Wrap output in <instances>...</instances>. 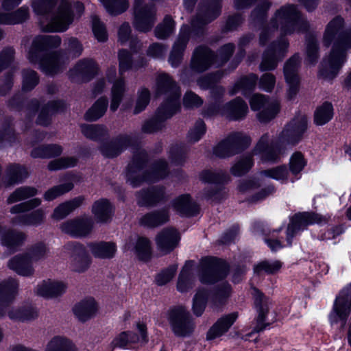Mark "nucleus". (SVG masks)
<instances>
[{"instance_id": "1", "label": "nucleus", "mask_w": 351, "mask_h": 351, "mask_svg": "<svg viewBox=\"0 0 351 351\" xmlns=\"http://www.w3.org/2000/svg\"><path fill=\"white\" fill-rule=\"evenodd\" d=\"M344 21L340 16L333 19L326 26L324 34L325 45L332 44L329 55L321 64L320 75L326 79L336 76L346 60V51L351 49V32L343 29Z\"/></svg>"}, {"instance_id": "2", "label": "nucleus", "mask_w": 351, "mask_h": 351, "mask_svg": "<svg viewBox=\"0 0 351 351\" xmlns=\"http://www.w3.org/2000/svg\"><path fill=\"white\" fill-rule=\"evenodd\" d=\"M40 27L47 32H64L84 10L82 1H34Z\"/></svg>"}, {"instance_id": "3", "label": "nucleus", "mask_w": 351, "mask_h": 351, "mask_svg": "<svg viewBox=\"0 0 351 351\" xmlns=\"http://www.w3.org/2000/svg\"><path fill=\"white\" fill-rule=\"evenodd\" d=\"M307 119L302 116L289 123L275 139L269 134L263 135L254 149V154L258 155L263 162H276L283 154L287 145H295L302 138L307 130Z\"/></svg>"}, {"instance_id": "4", "label": "nucleus", "mask_w": 351, "mask_h": 351, "mask_svg": "<svg viewBox=\"0 0 351 351\" xmlns=\"http://www.w3.org/2000/svg\"><path fill=\"white\" fill-rule=\"evenodd\" d=\"M156 94H164L166 100L158 108L156 118L147 121L143 126V130L152 133L160 130L162 122L172 117L180 108V90L177 84L167 74L158 76L156 84Z\"/></svg>"}, {"instance_id": "5", "label": "nucleus", "mask_w": 351, "mask_h": 351, "mask_svg": "<svg viewBox=\"0 0 351 351\" xmlns=\"http://www.w3.org/2000/svg\"><path fill=\"white\" fill-rule=\"evenodd\" d=\"M61 43L57 35L38 36L33 40L27 58L33 64H38L46 74L52 75L60 71L67 63V58L62 53H53L43 57L45 50L58 47Z\"/></svg>"}, {"instance_id": "6", "label": "nucleus", "mask_w": 351, "mask_h": 351, "mask_svg": "<svg viewBox=\"0 0 351 351\" xmlns=\"http://www.w3.org/2000/svg\"><path fill=\"white\" fill-rule=\"evenodd\" d=\"M66 247L72 252L73 269L78 272L85 271L90 265L91 258L88 251L98 258H111L117 251L112 242L89 243L87 248L79 243H68Z\"/></svg>"}, {"instance_id": "7", "label": "nucleus", "mask_w": 351, "mask_h": 351, "mask_svg": "<svg viewBox=\"0 0 351 351\" xmlns=\"http://www.w3.org/2000/svg\"><path fill=\"white\" fill-rule=\"evenodd\" d=\"M272 25L280 29L281 33L284 34L301 32L308 27L307 21L293 5H288L279 10L272 20Z\"/></svg>"}, {"instance_id": "8", "label": "nucleus", "mask_w": 351, "mask_h": 351, "mask_svg": "<svg viewBox=\"0 0 351 351\" xmlns=\"http://www.w3.org/2000/svg\"><path fill=\"white\" fill-rule=\"evenodd\" d=\"M167 164L164 160H159L150 169L146 175L139 178L138 177L144 172L142 169L141 162H138L136 158H134L132 163L130 164L127 171V182L133 187H136L143 182H155L167 175Z\"/></svg>"}, {"instance_id": "9", "label": "nucleus", "mask_w": 351, "mask_h": 351, "mask_svg": "<svg viewBox=\"0 0 351 351\" xmlns=\"http://www.w3.org/2000/svg\"><path fill=\"white\" fill-rule=\"evenodd\" d=\"M230 292V286L227 283L223 284L221 287L219 288L216 292L212 295H210L205 289H198L193 298L192 306L193 313L196 316H201L204 311L208 298H210L213 306H217L229 297Z\"/></svg>"}, {"instance_id": "10", "label": "nucleus", "mask_w": 351, "mask_h": 351, "mask_svg": "<svg viewBox=\"0 0 351 351\" xmlns=\"http://www.w3.org/2000/svg\"><path fill=\"white\" fill-rule=\"evenodd\" d=\"M40 203L41 200L40 199L34 198L28 202L14 206L11 208L10 212L12 214H19V215L13 219V223L20 226L40 225L45 218V213L43 210L38 209L30 215H21V213L38 206Z\"/></svg>"}, {"instance_id": "11", "label": "nucleus", "mask_w": 351, "mask_h": 351, "mask_svg": "<svg viewBox=\"0 0 351 351\" xmlns=\"http://www.w3.org/2000/svg\"><path fill=\"white\" fill-rule=\"evenodd\" d=\"M226 263L215 257H204L199 265V280L204 284H213L228 273Z\"/></svg>"}, {"instance_id": "12", "label": "nucleus", "mask_w": 351, "mask_h": 351, "mask_svg": "<svg viewBox=\"0 0 351 351\" xmlns=\"http://www.w3.org/2000/svg\"><path fill=\"white\" fill-rule=\"evenodd\" d=\"M328 221V218L313 213H300L295 214L291 219L287 230V245H291L292 239L300 230L307 226L315 223L323 224Z\"/></svg>"}, {"instance_id": "13", "label": "nucleus", "mask_w": 351, "mask_h": 351, "mask_svg": "<svg viewBox=\"0 0 351 351\" xmlns=\"http://www.w3.org/2000/svg\"><path fill=\"white\" fill-rule=\"evenodd\" d=\"M251 109L258 111V119L267 123L273 119L280 111V104L276 100H269L265 95L254 94L250 99Z\"/></svg>"}, {"instance_id": "14", "label": "nucleus", "mask_w": 351, "mask_h": 351, "mask_svg": "<svg viewBox=\"0 0 351 351\" xmlns=\"http://www.w3.org/2000/svg\"><path fill=\"white\" fill-rule=\"evenodd\" d=\"M351 311V283L343 288L337 297L329 319L331 324L341 323L345 326L347 317Z\"/></svg>"}, {"instance_id": "15", "label": "nucleus", "mask_w": 351, "mask_h": 351, "mask_svg": "<svg viewBox=\"0 0 351 351\" xmlns=\"http://www.w3.org/2000/svg\"><path fill=\"white\" fill-rule=\"evenodd\" d=\"M168 319L173 332L177 336L189 335L194 329L193 319L184 307L179 306L171 310Z\"/></svg>"}, {"instance_id": "16", "label": "nucleus", "mask_w": 351, "mask_h": 351, "mask_svg": "<svg viewBox=\"0 0 351 351\" xmlns=\"http://www.w3.org/2000/svg\"><path fill=\"white\" fill-rule=\"evenodd\" d=\"M135 331L122 332L112 341L113 348H126L132 343L147 341V326L143 320L136 322Z\"/></svg>"}, {"instance_id": "17", "label": "nucleus", "mask_w": 351, "mask_h": 351, "mask_svg": "<svg viewBox=\"0 0 351 351\" xmlns=\"http://www.w3.org/2000/svg\"><path fill=\"white\" fill-rule=\"evenodd\" d=\"M250 143V138L242 133L236 132L230 134L226 139L219 143L213 150L218 157H228L236 154L242 147Z\"/></svg>"}, {"instance_id": "18", "label": "nucleus", "mask_w": 351, "mask_h": 351, "mask_svg": "<svg viewBox=\"0 0 351 351\" xmlns=\"http://www.w3.org/2000/svg\"><path fill=\"white\" fill-rule=\"evenodd\" d=\"M144 1H135L134 5V25L140 32H147L153 27L156 19V10Z\"/></svg>"}, {"instance_id": "19", "label": "nucleus", "mask_w": 351, "mask_h": 351, "mask_svg": "<svg viewBox=\"0 0 351 351\" xmlns=\"http://www.w3.org/2000/svg\"><path fill=\"white\" fill-rule=\"evenodd\" d=\"M287 41L283 38L278 43H273L264 53L261 64L262 71L274 69L277 63L285 56L288 48Z\"/></svg>"}, {"instance_id": "20", "label": "nucleus", "mask_w": 351, "mask_h": 351, "mask_svg": "<svg viewBox=\"0 0 351 351\" xmlns=\"http://www.w3.org/2000/svg\"><path fill=\"white\" fill-rule=\"evenodd\" d=\"M14 1H3L0 10V23L14 25L25 21L28 17V10L22 7L14 10Z\"/></svg>"}, {"instance_id": "21", "label": "nucleus", "mask_w": 351, "mask_h": 351, "mask_svg": "<svg viewBox=\"0 0 351 351\" xmlns=\"http://www.w3.org/2000/svg\"><path fill=\"white\" fill-rule=\"evenodd\" d=\"M300 63L299 56L294 55L285 64L284 67V75L288 84V97L292 99L298 93L300 79L298 75V70Z\"/></svg>"}, {"instance_id": "22", "label": "nucleus", "mask_w": 351, "mask_h": 351, "mask_svg": "<svg viewBox=\"0 0 351 351\" xmlns=\"http://www.w3.org/2000/svg\"><path fill=\"white\" fill-rule=\"evenodd\" d=\"M258 178H252L242 181L239 186V191L242 193H246L249 195L250 201L256 202L263 199L265 197L271 193L273 191V188H269L268 189L258 190L260 186Z\"/></svg>"}, {"instance_id": "23", "label": "nucleus", "mask_w": 351, "mask_h": 351, "mask_svg": "<svg viewBox=\"0 0 351 351\" xmlns=\"http://www.w3.org/2000/svg\"><path fill=\"white\" fill-rule=\"evenodd\" d=\"M179 241V233L173 228L162 230L156 238L158 249L162 254H167L175 249L178 246Z\"/></svg>"}, {"instance_id": "24", "label": "nucleus", "mask_w": 351, "mask_h": 351, "mask_svg": "<svg viewBox=\"0 0 351 351\" xmlns=\"http://www.w3.org/2000/svg\"><path fill=\"white\" fill-rule=\"evenodd\" d=\"M97 70L98 67L93 60H80L70 70L69 77L72 80H89L97 72Z\"/></svg>"}, {"instance_id": "25", "label": "nucleus", "mask_w": 351, "mask_h": 351, "mask_svg": "<svg viewBox=\"0 0 351 351\" xmlns=\"http://www.w3.org/2000/svg\"><path fill=\"white\" fill-rule=\"evenodd\" d=\"M66 289V286L63 282L48 279L37 285L35 293L45 298H53L62 295Z\"/></svg>"}, {"instance_id": "26", "label": "nucleus", "mask_w": 351, "mask_h": 351, "mask_svg": "<svg viewBox=\"0 0 351 351\" xmlns=\"http://www.w3.org/2000/svg\"><path fill=\"white\" fill-rule=\"evenodd\" d=\"M248 112L246 103L241 98H236L226 104L217 112L230 120H239L244 118Z\"/></svg>"}, {"instance_id": "27", "label": "nucleus", "mask_w": 351, "mask_h": 351, "mask_svg": "<svg viewBox=\"0 0 351 351\" xmlns=\"http://www.w3.org/2000/svg\"><path fill=\"white\" fill-rule=\"evenodd\" d=\"M238 318V313L232 312L220 317L209 329L206 335L208 340L220 337L228 331Z\"/></svg>"}, {"instance_id": "28", "label": "nucleus", "mask_w": 351, "mask_h": 351, "mask_svg": "<svg viewBox=\"0 0 351 351\" xmlns=\"http://www.w3.org/2000/svg\"><path fill=\"white\" fill-rule=\"evenodd\" d=\"M190 32V27L188 25L182 26L180 29L179 36L173 47L169 60L173 67H176L181 60L182 53L189 38Z\"/></svg>"}, {"instance_id": "29", "label": "nucleus", "mask_w": 351, "mask_h": 351, "mask_svg": "<svg viewBox=\"0 0 351 351\" xmlns=\"http://www.w3.org/2000/svg\"><path fill=\"white\" fill-rule=\"evenodd\" d=\"M213 60V56L207 47H197L191 60V68L197 72L204 71L212 64Z\"/></svg>"}, {"instance_id": "30", "label": "nucleus", "mask_w": 351, "mask_h": 351, "mask_svg": "<svg viewBox=\"0 0 351 351\" xmlns=\"http://www.w3.org/2000/svg\"><path fill=\"white\" fill-rule=\"evenodd\" d=\"M18 287V283L13 279L0 283V317L5 315V308L14 298Z\"/></svg>"}, {"instance_id": "31", "label": "nucleus", "mask_w": 351, "mask_h": 351, "mask_svg": "<svg viewBox=\"0 0 351 351\" xmlns=\"http://www.w3.org/2000/svg\"><path fill=\"white\" fill-rule=\"evenodd\" d=\"M123 250L133 252L138 258L145 261L151 254L149 241L145 238L130 239L123 246Z\"/></svg>"}, {"instance_id": "32", "label": "nucleus", "mask_w": 351, "mask_h": 351, "mask_svg": "<svg viewBox=\"0 0 351 351\" xmlns=\"http://www.w3.org/2000/svg\"><path fill=\"white\" fill-rule=\"evenodd\" d=\"M32 262L27 255H19L13 257L8 263V267L20 276H29L33 274L34 269Z\"/></svg>"}, {"instance_id": "33", "label": "nucleus", "mask_w": 351, "mask_h": 351, "mask_svg": "<svg viewBox=\"0 0 351 351\" xmlns=\"http://www.w3.org/2000/svg\"><path fill=\"white\" fill-rule=\"evenodd\" d=\"M97 311V305L91 297L86 298L79 302L73 307V313L81 321H86L95 314Z\"/></svg>"}, {"instance_id": "34", "label": "nucleus", "mask_w": 351, "mask_h": 351, "mask_svg": "<svg viewBox=\"0 0 351 351\" xmlns=\"http://www.w3.org/2000/svg\"><path fill=\"white\" fill-rule=\"evenodd\" d=\"M130 141V139L128 136H119L114 141L103 144L101 147V152L106 157H115L128 146Z\"/></svg>"}, {"instance_id": "35", "label": "nucleus", "mask_w": 351, "mask_h": 351, "mask_svg": "<svg viewBox=\"0 0 351 351\" xmlns=\"http://www.w3.org/2000/svg\"><path fill=\"white\" fill-rule=\"evenodd\" d=\"M92 212L98 221L106 222L112 215L113 206L108 199H101L93 204Z\"/></svg>"}, {"instance_id": "36", "label": "nucleus", "mask_w": 351, "mask_h": 351, "mask_svg": "<svg viewBox=\"0 0 351 351\" xmlns=\"http://www.w3.org/2000/svg\"><path fill=\"white\" fill-rule=\"evenodd\" d=\"M83 202L84 197L80 196L71 201L60 204L54 209L51 217L57 220L62 219L80 207Z\"/></svg>"}, {"instance_id": "37", "label": "nucleus", "mask_w": 351, "mask_h": 351, "mask_svg": "<svg viewBox=\"0 0 351 351\" xmlns=\"http://www.w3.org/2000/svg\"><path fill=\"white\" fill-rule=\"evenodd\" d=\"M164 195V191L161 188L143 191L138 195V203L141 206H153L163 199Z\"/></svg>"}, {"instance_id": "38", "label": "nucleus", "mask_w": 351, "mask_h": 351, "mask_svg": "<svg viewBox=\"0 0 351 351\" xmlns=\"http://www.w3.org/2000/svg\"><path fill=\"white\" fill-rule=\"evenodd\" d=\"M173 208L180 215L193 216L198 211L197 205L191 202L188 195H183L178 197L173 203Z\"/></svg>"}, {"instance_id": "39", "label": "nucleus", "mask_w": 351, "mask_h": 351, "mask_svg": "<svg viewBox=\"0 0 351 351\" xmlns=\"http://www.w3.org/2000/svg\"><path fill=\"white\" fill-rule=\"evenodd\" d=\"M24 240L25 235L22 232H14L0 227V241L1 244L8 249H16Z\"/></svg>"}, {"instance_id": "40", "label": "nucleus", "mask_w": 351, "mask_h": 351, "mask_svg": "<svg viewBox=\"0 0 351 351\" xmlns=\"http://www.w3.org/2000/svg\"><path fill=\"white\" fill-rule=\"evenodd\" d=\"M259 177L261 178L263 177L272 178L281 183H287L289 181L293 182L295 180L299 179V178L290 177L286 166H278L261 171Z\"/></svg>"}, {"instance_id": "41", "label": "nucleus", "mask_w": 351, "mask_h": 351, "mask_svg": "<svg viewBox=\"0 0 351 351\" xmlns=\"http://www.w3.org/2000/svg\"><path fill=\"white\" fill-rule=\"evenodd\" d=\"M194 266L193 261H186L178 277L177 289L180 292H186L192 287L191 271Z\"/></svg>"}, {"instance_id": "42", "label": "nucleus", "mask_w": 351, "mask_h": 351, "mask_svg": "<svg viewBox=\"0 0 351 351\" xmlns=\"http://www.w3.org/2000/svg\"><path fill=\"white\" fill-rule=\"evenodd\" d=\"M45 351H77V349L68 338L56 336L48 342Z\"/></svg>"}, {"instance_id": "43", "label": "nucleus", "mask_w": 351, "mask_h": 351, "mask_svg": "<svg viewBox=\"0 0 351 351\" xmlns=\"http://www.w3.org/2000/svg\"><path fill=\"white\" fill-rule=\"evenodd\" d=\"M257 81V76L254 74H250L240 79L232 88L230 90V94L233 95L237 93L241 92L243 95H246L247 93L252 89L256 86Z\"/></svg>"}, {"instance_id": "44", "label": "nucleus", "mask_w": 351, "mask_h": 351, "mask_svg": "<svg viewBox=\"0 0 351 351\" xmlns=\"http://www.w3.org/2000/svg\"><path fill=\"white\" fill-rule=\"evenodd\" d=\"M333 117V108L330 103L324 102L315 112L314 121L317 125H323Z\"/></svg>"}, {"instance_id": "45", "label": "nucleus", "mask_w": 351, "mask_h": 351, "mask_svg": "<svg viewBox=\"0 0 351 351\" xmlns=\"http://www.w3.org/2000/svg\"><path fill=\"white\" fill-rule=\"evenodd\" d=\"M108 106V100L106 98H99L94 105L86 112L85 119L88 121H95L102 117Z\"/></svg>"}, {"instance_id": "46", "label": "nucleus", "mask_w": 351, "mask_h": 351, "mask_svg": "<svg viewBox=\"0 0 351 351\" xmlns=\"http://www.w3.org/2000/svg\"><path fill=\"white\" fill-rule=\"evenodd\" d=\"M169 219V215L166 210L149 213L143 216L141 223L146 226L155 227L162 224Z\"/></svg>"}, {"instance_id": "47", "label": "nucleus", "mask_w": 351, "mask_h": 351, "mask_svg": "<svg viewBox=\"0 0 351 351\" xmlns=\"http://www.w3.org/2000/svg\"><path fill=\"white\" fill-rule=\"evenodd\" d=\"M125 90V82L123 80L120 79L113 82L112 87V99L110 106V110L112 112L117 110Z\"/></svg>"}, {"instance_id": "48", "label": "nucleus", "mask_w": 351, "mask_h": 351, "mask_svg": "<svg viewBox=\"0 0 351 351\" xmlns=\"http://www.w3.org/2000/svg\"><path fill=\"white\" fill-rule=\"evenodd\" d=\"M252 295L254 298L255 305L258 313V322L262 323L265 319V315L268 311L267 303L265 300L263 294L256 288H252Z\"/></svg>"}, {"instance_id": "49", "label": "nucleus", "mask_w": 351, "mask_h": 351, "mask_svg": "<svg viewBox=\"0 0 351 351\" xmlns=\"http://www.w3.org/2000/svg\"><path fill=\"white\" fill-rule=\"evenodd\" d=\"M62 148L58 145H49L47 146L35 148L32 152L34 158H50L58 156L62 153Z\"/></svg>"}, {"instance_id": "50", "label": "nucleus", "mask_w": 351, "mask_h": 351, "mask_svg": "<svg viewBox=\"0 0 351 351\" xmlns=\"http://www.w3.org/2000/svg\"><path fill=\"white\" fill-rule=\"evenodd\" d=\"M306 165V160L304 155L299 152L292 154L289 160V167L291 174L294 178H298V175L302 171Z\"/></svg>"}, {"instance_id": "51", "label": "nucleus", "mask_w": 351, "mask_h": 351, "mask_svg": "<svg viewBox=\"0 0 351 351\" xmlns=\"http://www.w3.org/2000/svg\"><path fill=\"white\" fill-rule=\"evenodd\" d=\"M64 104L60 101H52L40 112L38 123L40 125H47L49 123V114L62 110Z\"/></svg>"}, {"instance_id": "52", "label": "nucleus", "mask_w": 351, "mask_h": 351, "mask_svg": "<svg viewBox=\"0 0 351 351\" xmlns=\"http://www.w3.org/2000/svg\"><path fill=\"white\" fill-rule=\"evenodd\" d=\"M251 155H247L238 160L231 168V173L235 176H241L247 173L252 167Z\"/></svg>"}, {"instance_id": "53", "label": "nucleus", "mask_w": 351, "mask_h": 351, "mask_svg": "<svg viewBox=\"0 0 351 351\" xmlns=\"http://www.w3.org/2000/svg\"><path fill=\"white\" fill-rule=\"evenodd\" d=\"M73 187L71 182L53 186L47 190L44 194V198L47 201H52L62 195L70 191Z\"/></svg>"}, {"instance_id": "54", "label": "nucleus", "mask_w": 351, "mask_h": 351, "mask_svg": "<svg viewBox=\"0 0 351 351\" xmlns=\"http://www.w3.org/2000/svg\"><path fill=\"white\" fill-rule=\"evenodd\" d=\"M27 172L24 167L17 165H11L8 170V180L6 185L10 186L18 183L27 177Z\"/></svg>"}, {"instance_id": "55", "label": "nucleus", "mask_w": 351, "mask_h": 351, "mask_svg": "<svg viewBox=\"0 0 351 351\" xmlns=\"http://www.w3.org/2000/svg\"><path fill=\"white\" fill-rule=\"evenodd\" d=\"M36 193L37 190L34 187H21L10 195L8 201L9 203H14L33 197Z\"/></svg>"}, {"instance_id": "56", "label": "nucleus", "mask_w": 351, "mask_h": 351, "mask_svg": "<svg viewBox=\"0 0 351 351\" xmlns=\"http://www.w3.org/2000/svg\"><path fill=\"white\" fill-rule=\"evenodd\" d=\"M37 311L34 308L25 309H12L9 311V317L14 320L25 321L33 319L37 316Z\"/></svg>"}, {"instance_id": "57", "label": "nucleus", "mask_w": 351, "mask_h": 351, "mask_svg": "<svg viewBox=\"0 0 351 351\" xmlns=\"http://www.w3.org/2000/svg\"><path fill=\"white\" fill-rule=\"evenodd\" d=\"M174 29V22L172 19L167 16L162 23L157 26L155 29V35L158 38H165L169 36Z\"/></svg>"}, {"instance_id": "58", "label": "nucleus", "mask_w": 351, "mask_h": 351, "mask_svg": "<svg viewBox=\"0 0 351 351\" xmlns=\"http://www.w3.org/2000/svg\"><path fill=\"white\" fill-rule=\"evenodd\" d=\"M106 11L112 16L120 14L129 7L128 1H101Z\"/></svg>"}, {"instance_id": "59", "label": "nucleus", "mask_w": 351, "mask_h": 351, "mask_svg": "<svg viewBox=\"0 0 351 351\" xmlns=\"http://www.w3.org/2000/svg\"><path fill=\"white\" fill-rule=\"evenodd\" d=\"M282 265V263L279 261H265L256 265L254 271L256 274H259L263 271L267 274H274L280 269Z\"/></svg>"}, {"instance_id": "60", "label": "nucleus", "mask_w": 351, "mask_h": 351, "mask_svg": "<svg viewBox=\"0 0 351 351\" xmlns=\"http://www.w3.org/2000/svg\"><path fill=\"white\" fill-rule=\"evenodd\" d=\"M76 164L77 159L74 157L62 158L50 162L48 169L50 171H56L74 167Z\"/></svg>"}, {"instance_id": "61", "label": "nucleus", "mask_w": 351, "mask_h": 351, "mask_svg": "<svg viewBox=\"0 0 351 351\" xmlns=\"http://www.w3.org/2000/svg\"><path fill=\"white\" fill-rule=\"evenodd\" d=\"M82 132L87 138L97 140L105 134L106 130L101 125L90 124L82 125Z\"/></svg>"}, {"instance_id": "62", "label": "nucleus", "mask_w": 351, "mask_h": 351, "mask_svg": "<svg viewBox=\"0 0 351 351\" xmlns=\"http://www.w3.org/2000/svg\"><path fill=\"white\" fill-rule=\"evenodd\" d=\"M79 225L77 219L73 220H69L64 222L60 226L61 230L74 237H82V234L84 233L83 230L77 229Z\"/></svg>"}, {"instance_id": "63", "label": "nucleus", "mask_w": 351, "mask_h": 351, "mask_svg": "<svg viewBox=\"0 0 351 351\" xmlns=\"http://www.w3.org/2000/svg\"><path fill=\"white\" fill-rule=\"evenodd\" d=\"M93 32L96 39L104 42L107 39V33L104 25L95 16L92 17Z\"/></svg>"}, {"instance_id": "64", "label": "nucleus", "mask_w": 351, "mask_h": 351, "mask_svg": "<svg viewBox=\"0 0 351 351\" xmlns=\"http://www.w3.org/2000/svg\"><path fill=\"white\" fill-rule=\"evenodd\" d=\"M47 253L46 246L43 243H39L34 246L26 254L33 263L44 258Z\"/></svg>"}]
</instances>
